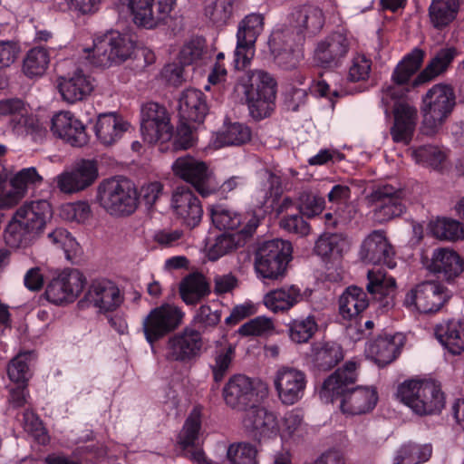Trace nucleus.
Here are the masks:
<instances>
[{
  "instance_id": "1",
  "label": "nucleus",
  "mask_w": 464,
  "mask_h": 464,
  "mask_svg": "<svg viewBox=\"0 0 464 464\" xmlns=\"http://www.w3.org/2000/svg\"><path fill=\"white\" fill-rule=\"evenodd\" d=\"M424 59V52L415 48L407 54L397 65L393 73L392 81L394 85H389L382 90V102L385 106V112L388 113L393 108L394 124L391 130V135L395 142L408 144L413 135L417 110L414 106L399 99L403 94V84L407 83L411 77L419 70Z\"/></svg>"
},
{
  "instance_id": "2",
  "label": "nucleus",
  "mask_w": 464,
  "mask_h": 464,
  "mask_svg": "<svg viewBox=\"0 0 464 464\" xmlns=\"http://www.w3.org/2000/svg\"><path fill=\"white\" fill-rule=\"evenodd\" d=\"M358 362L352 360L338 368L324 380L320 399L325 403L339 401L340 410L346 415L371 412L378 402V392L372 386H353L358 379Z\"/></svg>"
},
{
  "instance_id": "3",
  "label": "nucleus",
  "mask_w": 464,
  "mask_h": 464,
  "mask_svg": "<svg viewBox=\"0 0 464 464\" xmlns=\"http://www.w3.org/2000/svg\"><path fill=\"white\" fill-rule=\"evenodd\" d=\"M52 217L53 208L47 200L38 199L24 203L14 212L5 228V243L11 247H18L25 244L43 232Z\"/></svg>"
},
{
  "instance_id": "4",
  "label": "nucleus",
  "mask_w": 464,
  "mask_h": 464,
  "mask_svg": "<svg viewBox=\"0 0 464 464\" xmlns=\"http://www.w3.org/2000/svg\"><path fill=\"white\" fill-rule=\"evenodd\" d=\"M396 397L419 415L440 413L445 405L440 386L433 382L405 381L398 386Z\"/></svg>"
},
{
  "instance_id": "5",
  "label": "nucleus",
  "mask_w": 464,
  "mask_h": 464,
  "mask_svg": "<svg viewBox=\"0 0 464 464\" xmlns=\"http://www.w3.org/2000/svg\"><path fill=\"white\" fill-rule=\"evenodd\" d=\"M456 105V96L450 85H433L422 97L420 112L422 129L428 135L436 133L451 114Z\"/></svg>"
},
{
  "instance_id": "6",
  "label": "nucleus",
  "mask_w": 464,
  "mask_h": 464,
  "mask_svg": "<svg viewBox=\"0 0 464 464\" xmlns=\"http://www.w3.org/2000/svg\"><path fill=\"white\" fill-rule=\"evenodd\" d=\"M97 200L110 215L126 216L138 206V193L134 184L124 178L103 180L97 188Z\"/></svg>"
},
{
  "instance_id": "7",
  "label": "nucleus",
  "mask_w": 464,
  "mask_h": 464,
  "mask_svg": "<svg viewBox=\"0 0 464 464\" xmlns=\"http://www.w3.org/2000/svg\"><path fill=\"white\" fill-rule=\"evenodd\" d=\"M266 396L267 389L264 383L240 373L230 376L222 389L226 405L237 411L256 406Z\"/></svg>"
},
{
  "instance_id": "8",
  "label": "nucleus",
  "mask_w": 464,
  "mask_h": 464,
  "mask_svg": "<svg viewBox=\"0 0 464 464\" xmlns=\"http://www.w3.org/2000/svg\"><path fill=\"white\" fill-rule=\"evenodd\" d=\"M404 198V190L399 187L385 184L374 188L366 197L372 220L382 225L401 217L406 210Z\"/></svg>"
},
{
  "instance_id": "9",
  "label": "nucleus",
  "mask_w": 464,
  "mask_h": 464,
  "mask_svg": "<svg viewBox=\"0 0 464 464\" xmlns=\"http://www.w3.org/2000/svg\"><path fill=\"white\" fill-rule=\"evenodd\" d=\"M185 313L175 304H162L150 311L142 323L146 341L153 346L182 324Z\"/></svg>"
},
{
  "instance_id": "10",
  "label": "nucleus",
  "mask_w": 464,
  "mask_h": 464,
  "mask_svg": "<svg viewBox=\"0 0 464 464\" xmlns=\"http://www.w3.org/2000/svg\"><path fill=\"white\" fill-rule=\"evenodd\" d=\"M171 169L175 177L191 184L202 197L217 190L213 172L198 159L189 155L179 157L172 163Z\"/></svg>"
},
{
  "instance_id": "11",
  "label": "nucleus",
  "mask_w": 464,
  "mask_h": 464,
  "mask_svg": "<svg viewBox=\"0 0 464 464\" xmlns=\"http://www.w3.org/2000/svg\"><path fill=\"white\" fill-rule=\"evenodd\" d=\"M173 127L166 108L158 102H149L140 108V131L143 140L150 143H165L172 138Z\"/></svg>"
},
{
  "instance_id": "12",
  "label": "nucleus",
  "mask_w": 464,
  "mask_h": 464,
  "mask_svg": "<svg viewBox=\"0 0 464 464\" xmlns=\"http://www.w3.org/2000/svg\"><path fill=\"white\" fill-rule=\"evenodd\" d=\"M252 90L248 98V108L253 119L259 121L268 117L275 106L276 82L266 72L252 71L248 75Z\"/></svg>"
},
{
  "instance_id": "13",
  "label": "nucleus",
  "mask_w": 464,
  "mask_h": 464,
  "mask_svg": "<svg viewBox=\"0 0 464 464\" xmlns=\"http://www.w3.org/2000/svg\"><path fill=\"white\" fill-rule=\"evenodd\" d=\"M264 30V16L258 13L246 15L237 25L235 66L246 68L255 55V44Z\"/></svg>"
},
{
  "instance_id": "14",
  "label": "nucleus",
  "mask_w": 464,
  "mask_h": 464,
  "mask_svg": "<svg viewBox=\"0 0 464 464\" xmlns=\"http://www.w3.org/2000/svg\"><path fill=\"white\" fill-rule=\"evenodd\" d=\"M450 292L431 281L422 282L411 289L405 296L404 305L421 314L438 312L450 298Z\"/></svg>"
},
{
  "instance_id": "15",
  "label": "nucleus",
  "mask_w": 464,
  "mask_h": 464,
  "mask_svg": "<svg viewBox=\"0 0 464 464\" xmlns=\"http://www.w3.org/2000/svg\"><path fill=\"white\" fill-rule=\"evenodd\" d=\"M203 338L190 326L172 334L166 343V357L170 362L184 364L195 362L201 355Z\"/></svg>"
},
{
  "instance_id": "16",
  "label": "nucleus",
  "mask_w": 464,
  "mask_h": 464,
  "mask_svg": "<svg viewBox=\"0 0 464 464\" xmlns=\"http://www.w3.org/2000/svg\"><path fill=\"white\" fill-rule=\"evenodd\" d=\"M86 278L75 269H65L53 277L45 289L46 299L54 304L73 302L83 290Z\"/></svg>"
},
{
  "instance_id": "17",
  "label": "nucleus",
  "mask_w": 464,
  "mask_h": 464,
  "mask_svg": "<svg viewBox=\"0 0 464 464\" xmlns=\"http://www.w3.org/2000/svg\"><path fill=\"white\" fill-rule=\"evenodd\" d=\"M98 178V168L94 160H83L72 169H66L53 179L56 188L63 194H76L92 186Z\"/></svg>"
},
{
  "instance_id": "18",
  "label": "nucleus",
  "mask_w": 464,
  "mask_h": 464,
  "mask_svg": "<svg viewBox=\"0 0 464 464\" xmlns=\"http://www.w3.org/2000/svg\"><path fill=\"white\" fill-rule=\"evenodd\" d=\"M10 118V123L17 131H25L34 137H44L46 129L41 126L29 105L20 99L0 101V119Z\"/></svg>"
},
{
  "instance_id": "19",
  "label": "nucleus",
  "mask_w": 464,
  "mask_h": 464,
  "mask_svg": "<svg viewBox=\"0 0 464 464\" xmlns=\"http://www.w3.org/2000/svg\"><path fill=\"white\" fill-rule=\"evenodd\" d=\"M274 383L282 403L293 405L303 398L307 379L304 372L294 367L283 366L277 370Z\"/></svg>"
},
{
  "instance_id": "20",
  "label": "nucleus",
  "mask_w": 464,
  "mask_h": 464,
  "mask_svg": "<svg viewBox=\"0 0 464 464\" xmlns=\"http://www.w3.org/2000/svg\"><path fill=\"white\" fill-rule=\"evenodd\" d=\"M53 134L74 147H82L89 141L85 125L69 111L56 112L51 119Z\"/></svg>"
},
{
  "instance_id": "21",
  "label": "nucleus",
  "mask_w": 464,
  "mask_h": 464,
  "mask_svg": "<svg viewBox=\"0 0 464 464\" xmlns=\"http://www.w3.org/2000/svg\"><path fill=\"white\" fill-rule=\"evenodd\" d=\"M85 301L99 308L100 312L106 313L116 310L123 302V296L114 282L98 278L92 281L79 304H82Z\"/></svg>"
},
{
  "instance_id": "22",
  "label": "nucleus",
  "mask_w": 464,
  "mask_h": 464,
  "mask_svg": "<svg viewBox=\"0 0 464 464\" xmlns=\"http://www.w3.org/2000/svg\"><path fill=\"white\" fill-rule=\"evenodd\" d=\"M258 225L259 219L254 216L240 231L218 237L214 242L208 243L206 246L208 259L210 261H216L238 247L243 246L246 239L255 233Z\"/></svg>"
},
{
  "instance_id": "23",
  "label": "nucleus",
  "mask_w": 464,
  "mask_h": 464,
  "mask_svg": "<svg viewBox=\"0 0 464 464\" xmlns=\"http://www.w3.org/2000/svg\"><path fill=\"white\" fill-rule=\"evenodd\" d=\"M366 289L372 298L378 304V309L382 313L389 311L394 305L396 295V281L381 270H369Z\"/></svg>"
},
{
  "instance_id": "24",
  "label": "nucleus",
  "mask_w": 464,
  "mask_h": 464,
  "mask_svg": "<svg viewBox=\"0 0 464 464\" xmlns=\"http://www.w3.org/2000/svg\"><path fill=\"white\" fill-rule=\"evenodd\" d=\"M403 345L404 336L401 334L384 333L371 340L365 352L379 366L383 367L400 355Z\"/></svg>"
},
{
  "instance_id": "25",
  "label": "nucleus",
  "mask_w": 464,
  "mask_h": 464,
  "mask_svg": "<svg viewBox=\"0 0 464 464\" xmlns=\"http://www.w3.org/2000/svg\"><path fill=\"white\" fill-rule=\"evenodd\" d=\"M171 208L188 227L197 226L203 216V208L198 197L187 187H178L172 193Z\"/></svg>"
},
{
  "instance_id": "26",
  "label": "nucleus",
  "mask_w": 464,
  "mask_h": 464,
  "mask_svg": "<svg viewBox=\"0 0 464 464\" xmlns=\"http://www.w3.org/2000/svg\"><path fill=\"white\" fill-rule=\"evenodd\" d=\"M259 404L247 409L244 419V426L250 435L256 440L276 437L279 428L276 417Z\"/></svg>"
},
{
  "instance_id": "27",
  "label": "nucleus",
  "mask_w": 464,
  "mask_h": 464,
  "mask_svg": "<svg viewBox=\"0 0 464 464\" xmlns=\"http://www.w3.org/2000/svg\"><path fill=\"white\" fill-rule=\"evenodd\" d=\"M58 91L63 100L68 103H75L86 99L94 89V81L82 70L72 75L58 79Z\"/></svg>"
},
{
  "instance_id": "28",
  "label": "nucleus",
  "mask_w": 464,
  "mask_h": 464,
  "mask_svg": "<svg viewBox=\"0 0 464 464\" xmlns=\"http://www.w3.org/2000/svg\"><path fill=\"white\" fill-rule=\"evenodd\" d=\"M359 256L363 261H388L395 257V250L383 230L369 233L362 240Z\"/></svg>"
},
{
  "instance_id": "29",
  "label": "nucleus",
  "mask_w": 464,
  "mask_h": 464,
  "mask_svg": "<svg viewBox=\"0 0 464 464\" xmlns=\"http://www.w3.org/2000/svg\"><path fill=\"white\" fill-rule=\"evenodd\" d=\"M130 128V124L121 116L110 112L99 115L94 132L102 145L110 147L118 142Z\"/></svg>"
},
{
  "instance_id": "30",
  "label": "nucleus",
  "mask_w": 464,
  "mask_h": 464,
  "mask_svg": "<svg viewBox=\"0 0 464 464\" xmlns=\"http://www.w3.org/2000/svg\"><path fill=\"white\" fill-rule=\"evenodd\" d=\"M348 50L347 37L342 34H333L317 44L314 58L322 66H332L337 64Z\"/></svg>"
},
{
  "instance_id": "31",
  "label": "nucleus",
  "mask_w": 464,
  "mask_h": 464,
  "mask_svg": "<svg viewBox=\"0 0 464 464\" xmlns=\"http://www.w3.org/2000/svg\"><path fill=\"white\" fill-rule=\"evenodd\" d=\"M269 44L273 53H276L277 63L285 69L295 67L302 57L301 49L293 44V37L288 32H274Z\"/></svg>"
},
{
  "instance_id": "32",
  "label": "nucleus",
  "mask_w": 464,
  "mask_h": 464,
  "mask_svg": "<svg viewBox=\"0 0 464 464\" xmlns=\"http://www.w3.org/2000/svg\"><path fill=\"white\" fill-rule=\"evenodd\" d=\"M208 106L204 93L197 89H186L179 100V113L187 121L202 122Z\"/></svg>"
},
{
  "instance_id": "33",
  "label": "nucleus",
  "mask_w": 464,
  "mask_h": 464,
  "mask_svg": "<svg viewBox=\"0 0 464 464\" xmlns=\"http://www.w3.org/2000/svg\"><path fill=\"white\" fill-rule=\"evenodd\" d=\"M238 13L237 0H208L203 15L213 27L221 29L230 24Z\"/></svg>"
},
{
  "instance_id": "34",
  "label": "nucleus",
  "mask_w": 464,
  "mask_h": 464,
  "mask_svg": "<svg viewBox=\"0 0 464 464\" xmlns=\"http://www.w3.org/2000/svg\"><path fill=\"white\" fill-rule=\"evenodd\" d=\"M370 303L362 288L352 285L346 288L339 298V314L345 320H352L361 314Z\"/></svg>"
},
{
  "instance_id": "35",
  "label": "nucleus",
  "mask_w": 464,
  "mask_h": 464,
  "mask_svg": "<svg viewBox=\"0 0 464 464\" xmlns=\"http://www.w3.org/2000/svg\"><path fill=\"white\" fill-rule=\"evenodd\" d=\"M293 246L288 240L280 238L256 243L255 261H291Z\"/></svg>"
},
{
  "instance_id": "36",
  "label": "nucleus",
  "mask_w": 464,
  "mask_h": 464,
  "mask_svg": "<svg viewBox=\"0 0 464 464\" xmlns=\"http://www.w3.org/2000/svg\"><path fill=\"white\" fill-rule=\"evenodd\" d=\"M350 249V242L342 234H324L315 242L314 253L321 258L337 260Z\"/></svg>"
},
{
  "instance_id": "37",
  "label": "nucleus",
  "mask_w": 464,
  "mask_h": 464,
  "mask_svg": "<svg viewBox=\"0 0 464 464\" xmlns=\"http://www.w3.org/2000/svg\"><path fill=\"white\" fill-rule=\"evenodd\" d=\"M303 299L299 287L291 285L270 291L264 296V304L272 312H285Z\"/></svg>"
},
{
  "instance_id": "38",
  "label": "nucleus",
  "mask_w": 464,
  "mask_h": 464,
  "mask_svg": "<svg viewBox=\"0 0 464 464\" xmlns=\"http://www.w3.org/2000/svg\"><path fill=\"white\" fill-rule=\"evenodd\" d=\"M436 335L450 353L460 354L464 351V324L460 321H448L436 329Z\"/></svg>"
},
{
  "instance_id": "39",
  "label": "nucleus",
  "mask_w": 464,
  "mask_h": 464,
  "mask_svg": "<svg viewBox=\"0 0 464 464\" xmlns=\"http://www.w3.org/2000/svg\"><path fill=\"white\" fill-rule=\"evenodd\" d=\"M209 293V285L200 274L186 276L179 285V295L187 304H196Z\"/></svg>"
},
{
  "instance_id": "40",
  "label": "nucleus",
  "mask_w": 464,
  "mask_h": 464,
  "mask_svg": "<svg viewBox=\"0 0 464 464\" xmlns=\"http://www.w3.org/2000/svg\"><path fill=\"white\" fill-rule=\"evenodd\" d=\"M202 411L201 405H196L186 419L178 437V443L181 450L196 447L202 428Z\"/></svg>"
},
{
  "instance_id": "41",
  "label": "nucleus",
  "mask_w": 464,
  "mask_h": 464,
  "mask_svg": "<svg viewBox=\"0 0 464 464\" xmlns=\"http://www.w3.org/2000/svg\"><path fill=\"white\" fill-rule=\"evenodd\" d=\"M343 359V347L334 342H327L316 347L313 354V365L318 371H330Z\"/></svg>"
},
{
  "instance_id": "42",
  "label": "nucleus",
  "mask_w": 464,
  "mask_h": 464,
  "mask_svg": "<svg viewBox=\"0 0 464 464\" xmlns=\"http://www.w3.org/2000/svg\"><path fill=\"white\" fill-rule=\"evenodd\" d=\"M294 16L297 25L309 35L319 33L324 24L323 11L314 5H304L298 7Z\"/></svg>"
},
{
  "instance_id": "43",
  "label": "nucleus",
  "mask_w": 464,
  "mask_h": 464,
  "mask_svg": "<svg viewBox=\"0 0 464 464\" xmlns=\"http://www.w3.org/2000/svg\"><path fill=\"white\" fill-rule=\"evenodd\" d=\"M429 231L440 239L456 241L464 238V225L450 218H436L430 221Z\"/></svg>"
},
{
  "instance_id": "44",
  "label": "nucleus",
  "mask_w": 464,
  "mask_h": 464,
  "mask_svg": "<svg viewBox=\"0 0 464 464\" xmlns=\"http://www.w3.org/2000/svg\"><path fill=\"white\" fill-rule=\"evenodd\" d=\"M50 63V53L44 47H34L28 51L24 59L23 72L29 78L44 74Z\"/></svg>"
},
{
  "instance_id": "45",
  "label": "nucleus",
  "mask_w": 464,
  "mask_h": 464,
  "mask_svg": "<svg viewBox=\"0 0 464 464\" xmlns=\"http://www.w3.org/2000/svg\"><path fill=\"white\" fill-rule=\"evenodd\" d=\"M85 53H87L86 58L94 66L107 68L117 64L107 34L95 39L92 49H87Z\"/></svg>"
},
{
  "instance_id": "46",
  "label": "nucleus",
  "mask_w": 464,
  "mask_h": 464,
  "mask_svg": "<svg viewBox=\"0 0 464 464\" xmlns=\"http://www.w3.org/2000/svg\"><path fill=\"white\" fill-rule=\"evenodd\" d=\"M431 454L432 447L430 444H404L397 450L393 464H421L428 461Z\"/></svg>"
},
{
  "instance_id": "47",
  "label": "nucleus",
  "mask_w": 464,
  "mask_h": 464,
  "mask_svg": "<svg viewBox=\"0 0 464 464\" xmlns=\"http://www.w3.org/2000/svg\"><path fill=\"white\" fill-rule=\"evenodd\" d=\"M456 53L454 47L440 49L420 72L419 78L421 81H429L445 72L454 60Z\"/></svg>"
},
{
  "instance_id": "48",
  "label": "nucleus",
  "mask_w": 464,
  "mask_h": 464,
  "mask_svg": "<svg viewBox=\"0 0 464 464\" xmlns=\"http://www.w3.org/2000/svg\"><path fill=\"white\" fill-rule=\"evenodd\" d=\"M459 10V0H433L430 6V16L436 27L451 23Z\"/></svg>"
},
{
  "instance_id": "49",
  "label": "nucleus",
  "mask_w": 464,
  "mask_h": 464,
  "mask_svg": "<svg viewBox=\"0 0 464 464\" xmlns=\"http://www.w3.org/2000/svg\"><path fill=\"white\" fill-rule=\"evenodd\" d=\"M250 129L239 122H233L226 125L225 129L217 135L216 143L218 147L238 146L250 140Z\"/></svg>"
},
{
  "instance_id": "50",
  "label": "nucleus",
  "mask_w": 464,
  "mask_h": 464,
  "mask_svg": "<svg viewBox=\"0 0 464 464\" xmlns=\"http://www.w3.org/2000/svg\"><path fill=\"white\" fill-rule=\"evenodd\" d=\"M222 311L213 309L211 305L202 304L196 312L191 321V327L203 334L212 331L221 321Z\"/></svg>"
},
{
  "instance_id": "51",
  "label": "nucleus",
  "mask_w": 464,
  "mask_h": 464,
  "mask_svg": "<svg viewBox=\"0 0 464 464\" xmlns=\"http://www.w3.org/2000/svg\"><path fill=\"white\" fill-rule=\"evenodd\" d=\"M153 0H119L120 7H127L135 24L146 28V25L153 22L152 15Z\"/></svg>"
},
{
  "instance_id": "52",
  "label": "nucleus",
  "mask_w": 464,
  "mask_h": 464,
  "mask_svg": "<svg viewBox=\"0 0 464 464\" xmlns=\"http://www.w3.org/2000/svg\"><path fill=\"white\" fill-rule=\"evenodd\" d=\"M318 324L314 315L294 319L289 324V337L296 343H305L314 335Z\"/></svg>"
},
{
  "instance_id": "53",
  "label": "nucleus",
  "mask_w": 464,
  "mask_h": 464,
  "mask_svg": "<svg viewBox=\"0 0 464 464\" xmlns=\"http://www.w3.org/2000/svg\"><path fill=\"white\" fill-rule=\"evenodd\" d=\"M48 238L53 246L64 252L68 261L78 257L81 247L72 235L64 228L58 227L48 234Z\"/></svg>"
},
{
  "instance_id": "54",
  "label": "nucleus",
  "mask_w": 464,
  "mask_h": 464,
  "mask_svg": "<svg viewBox=\"0 0 464 464\" xmlns=\"http://www.w3.org/2000/svg\"><path fill=\"white\" fill-rule=\"evenodd\" d=\"M59 215L67 221L84 224L92 218V210L87 201L79 200L63 204Z\"/></svg>"
},
{
  "instance_id": "55",
  "label": "nucleus",
  "mask_w": 464,
  "mask_h": 464,
  "mask_svg": "<svg viewBox=\"0 0 464 464\" xmlns=\"http://www.w3.org/2000/svg\"><path fill=\"white\" fill-rule=\"evenodd\" d=\"M411 157L416 163L431 168H438L446 159V152L436 145H423L411 150Z\"/></svg>"
},
{
  "instance_id": "56",
  "label": "nucleus",
  "mask_w": 464,
  "mask_h": 464,
  "mask_svg": "<svg viewBox=\"0 0 464 464\" xmlns=\"http://www.w3.org/2000/svg\"><path fill=\"white\" fill-rule=\"evenodd\" d=\"M266 182L255 194L256 199V207L263 208L268 200L276 198L281 194V179L276 174L266 171L265 173Z\"/></svg>"
},
{
  "instance_id": "57",
  "label": "nucleus",
  "mask_w": 464,
  "mask_h": 464,
  "mask_svg": "<svg viewBox=\"0 0 464 464\" xmlns=\"http://www.w3.org/2000/svg\"><path fill=\"white\" fill-rule=\"evenodd\" d=\"M111 42V48L117 63L126 61L134 50L135 44L131 38L117 31L107 33Z\"/></svg>"
},
{
  "instance_id": "58",
  "label": "nucleus",
  "mask_w": 464,
  "mask_h": 464,
  "mask_svg": "<svg viewBox=\"0 0 464 464\" xmlns=\"http://www.w3.org/2000/svg\"><path fill=\"white\" fill-rule=\"evenodd\" d=\"M213 224L220 230H233L241 223L240 216L223 205H214L210 208Z\"/></svg>"
},
{
  "instance_id": "59",
  "label": "nucleus",
  "mask_w": 464,
  "mask_h": 464,
  "mask_svg": "<svg viewBox=\"0 0 464 464\" xmlns=\"http://www.w3.org/2000/svg\"><path fill=\"white\" fill-rule=\"evenodd\" d=\"M205 55V40L196 37L184 43L179 53V60L183 65H190L203 59Z\"/></svg>"
},
{
  "instance_id": "60",
  "label": "nucleus",
  "mask_w": 464,
  "mask_h": 464,
  "mask_svg": "<svg viewBox=\"0 0 464 464\" xmlns=\"http://www.w3.org/2000/svg\"><path fill=\"white\" fill-rule=\"evenodd\" d=\"M256 449L245 442L232 444L227 450V459L231 464H258Z\"/></svg>"
},
{
  "instance_id": "61",
  "label": "nucleus",
  "mask_w": 464,
  "mask_h": 464,
  "mask_svg": "<svg viewBox=\"0 0 464 464\" xmlns=\"http://www.w3.org/2000/svg\"><path fill=\"white\" fill-rule=\"evenodd\" d=\"M427 269L438 280L452 283L464 271V263H427Z\"/></svg>"
},
{
  "instance_id": "62",
  "label": "nucleus",
  "mask_w": 464,
  "mask_h": 464,
  "mask_svg": "<svg viewBox=\"0 0 464 464\" xmlns=\"http://www.w3.org/2000/svg\"><path fill=\"white\" fill-rule=\"evenodd\" d=\"M42 181V177L34 167L25 168L18 171L11 179V184L23 198L29 185H35Z\"/></svg>"
},
{
  "instance_id": "63",
  "label": "nucleus",
  "mask_w": 464,
  "mask_h": 464,
  "mask_svg": "<svg viewBox=\"0 0 464 464\" xmlns=\"http://www.w3.org/2000/svg\"><path fill=\"white\" fill-rule=\"evenodd\" d=\"M7 375L14 383H28L31 373L25 354H19L11 360L7 367Z\"/></svg>"
},
{
  "instance_id": "64",
  "label": "nucleus",
  "mask_w": 464,
  "mask_h": 464,
  "mask_svg": "<svg viewBox=\"0 0 464 464\" xmlns=\"http://www.w3.org/2000/svg\"><path fill=\"white\" fill-rule=\"evenodd\" d=\"M324 199L309 192H304L299 197V212L306 218H314L321 214L324 208Z\"/></svg>"
}]
</instances>
